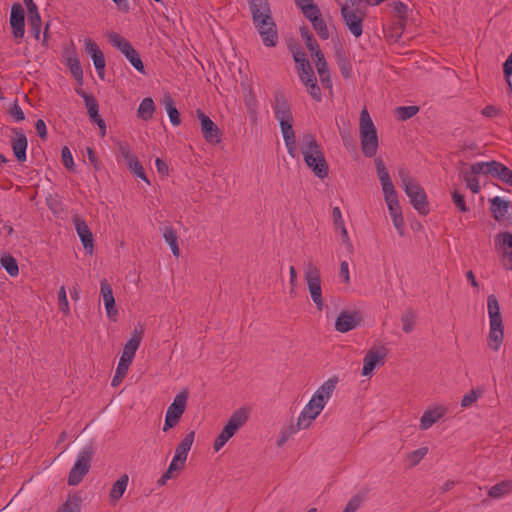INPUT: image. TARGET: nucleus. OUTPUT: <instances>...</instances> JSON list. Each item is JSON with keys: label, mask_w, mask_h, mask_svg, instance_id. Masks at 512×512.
Returning <instances> with one entry per match:
<instances>
[{"label": "nucleus", "mask_w": 512, "mask_h": 512, "mask_svg": "<svg viewBox=\"0 0 512 512\" xmlns=\"http://www.w3.org/2000/svg\"><path fill=\"white\" fill-rule=\"evenodd\" d=\"M94 446L90 443L85 445L77 454L76 460L68 475V484L75 486L79 484L91 467L94 455Z\"/></svg>", "instance_id": "9b49d317"}, {"label": "nucleus", "mask_w": 512, "mask_h": 512, "mask_svg": "<svg viewBox=\"0 0 512 512\" xmlns=\"http://www.w3.org/2000/svg\"><path fill=\"white\" fill-rule=\"evenodd\" d=\"M28 23L30 26V30L32 35L37 41H41L43 45L47 42V31H48V25L45 28V32L43 35V39L41 40V16L39 13H34L31 15H28Z\"/></svg>", "instance_id": "c756f323"}, {"label": "nucleus", "mask_w": 512, "mask_h": 512, "mask_svg": "<svg viewBox=\"0 0 512 512\" xmlns=\"http://www.w3.org/2000/svg\"><path fill=\"white\" fill-rule=\"evenodd\" d=\"M0 264L10 276L15 277L19 274L18 263L13 256L4 255L0 259Z\"/></svg>", "instance_id": "37998d69"}, {"label": "nucleus", "mask_w": 512, "mask_h": 512, "mask_svg": "<svg viewBox=\"0 0 512 512\" xmlns=\"http://www.w3.org/2000/svg\"><path fill=\"white\" fill-rule=\"evenodd\" d=\"M249 410L239 408L232 413L229 420L221 430L214 441L213 448L218 452L224 445L237 433V431L247 422Z\"/></svg>", "instance_id": "9d476101"}, {"label": "nucleus", "mask_w": 512, "mask_h": 512, "mask_svg": "<svg viewBox=\"0 0 512 512\" xmlns=\"http://www.w3.org/2000/svg\"><path fill=\"white\" fill-rule=\"evenodd\" d=\"M333 224L335 230L345 228V221L343 219L341 210L339 207H334L332 210Z\"/></svg>", "instance_id": "bf43d9fd"}, {"label": "nucleus", "mask_w": 512, "mask_h": 512, "mask_svg": "<svg viewBox=\"0 0 512 512\" xmlns=\"http://www.w3.org/2000/svg\"><path fill=\"white\" fill-rule=\"evenodd\" d=\"M336 232L339 233L340 235V241H341V245L344 247V249L346 250V252L348 254H352L353 251H354V246H353V243L349 237V234H348V231L345 228H342V229H339V230H336Z\"/></svg>", "instance_id": "864d4df0"}, {"label": "nucleus", "mask_w": 512, "mask_h": 512, "mask_svg": "<svg viewBox=\"0 0 512 512\" xmlns=\"http://www.w3.org/2000/svg\"><path fill=\"white\" fill-rule=\"evenodd\" d=\"M359 134L363 154L366 157H373L377 153L379 140L377 129L366 108L360 112Z\"/></svg>", "instance_id": "423d86ee"}, {"label": "nucleus", "mask_w": 512, "mask_h": 512, "mask_svg": "<svg viewBox=\"0 0 512 512\" xmlns=\"http://www.w3.org/2000/svg\"><path fill=\"white\" fill-rule=\"evenodd\" d=\"M249 410L239 408L232 413L229 420L221 430L214 441L213 448L218 452L224 445L237 433V431L247 422Z\"/></svg>", "instance_id": "1a4fd4ad"}, {"label": "nucleus", "mask_w": 512, "mask_h": 512, "mask_svg": "<svg viewBox=\"0 0 512 512\" xmlns=\"http://www.w3.org/2000/svg\"><path fill=\"white\" fill-rule=\"evenodd\" d=\"M416 315L413 311L409 310L402 314L401 322L402 329L405 333H410L415 325Z\"/></svg>", "instance_id": "09e8293b"}, {"label": "nucleus", "mask_w": 512, "mask_h": 512, "mask_svg": "<svg viewBox=\"0 0 512 512\" xmlns=\"http://www.w3.org/2000/svg\"><path fill=\"white\" fill-rule=\"evenodd\" d=\"M338 381V377H330L316 389L308 403L298 415L297 421L301 427L304 429L309 428L313 421L321 414L332 397Z\"/></svg>", "instance_id": "f03ea898"}, {"label": "nucleus", "mask_w": 512, "mask_h": 512, "mask_svg": "<svg viewBox=\"0 0 512 512\" xmlns=\"http://www.w3.org/2000/svg\"><path fill=\"white\" fill-rule=\"evenodd\" d=\"M251 13L252 21L257 29L263 44L274 47L278 43L276 24L267 0H246Z\"/></svg>", "instance_id": "f257e3e1"}, {"label": "nucleus", "mask_w": 512, "mask_h": 512, "mask_svg": "<svg viewBox=\"0 0 512 512\" xmlns=\"http://www.w3.org/2000/svg\"><path fill=\"white\" fill-rule=\"evenodd\" d=\"M162 235L165 242L169 245L172 254L175 257H179L180 249L178 246V237L175 230L171 226H164L162 228Z\"/></svg>", "instance_id": "473e14b6"}, {"label": "nucleus", "mask_w": 512, "mask_h": 512, "mask_svg": "<svg viewBox=\"0 0 512 512\" xmlns=\"http://www.w3.org/2000/svg\"><path fill=\"white\" fill-rule=\"evenodd\" d=\"M273 111L275 118L279 122L281 134L287 149V153L292 158L298 156L295 132L293 130V116L290 108V104L287 99L282 95L275 97L273 104Z\"/></svg>", "instance_id": "7ed1b4c3"}, {"label": "nucleus", "mask_w": 512, "mask_h": 512, "mask_svg": "<svg viewBox=\"0 0 512 512\" xmlns=\"http://www.w3.org/2000/svg\"><path fill=\"white\" fill-rule=\"evenodd\" d=\"M200 121L201 133L205 141L209 144H218L221 142V133L218 126L201 110L196 111Z\"/></svg>", "instance_id": "dca6fc26"}, {"label": "nucleus", "mask_w": 512, "mask_h": 512, "mask_svg": "<svg viewBox=\"0 0 512 512\" xmlns=\"http://www.w3.org/2000/svg\"><path fill=\"white\" fill-rule=\"evenodd\" d=\"M155 112V104L152 98H144L137 109V116L144 121L152 119Z\"/></svg>", "instance_id": "72a5a7b5"}, {"label": "nucleus", "mask_w": 512, "mask_h": 512, "mask_svg": "<svg viewBox=\"0 0 512 512\" xmlns=\"http://www.w3.org/2000/svg\"><path fill=\"white\" fill-rule=\"evenodd\" d=\"M511 491H512V481L506 480V481H502V482L492 486L489 489L488 494L490 497H492L494 499H499V498L503 497L504 495L510 493Z\"/></svg>", "instance_id": "58836bf2"}, {"label": "nucleus", "mask_w": 512, "mask_h": 512, "mask_svg": "<svg viewBox=\"0 0 512 512\" xmlns=\"http://www.w3.org/2000/svg\"><path fill=\"white\" fill-rule=\"evenodd\" d=\"M300 151L307 167L315 176L323 179L328 176V164L315 137L309 133L303 134L299 139Z\"/></svg>", "instance_id": "20e7f679"}, {"label": "nucleus", "mask_w": 512, "mask_h": 512, "mask_svg": "<svg viewBox=\"0 0 512 512\" xmlns=\"http://www.w3.org/2000/svg\"><path fill=\"white\" fill-rule=\"evenodd\" d=\"M125 58L130 62V64L141 74H145L144 64L135 49H132L129 54L125 55Z\"/></svg>", "instance_id": "49530a36"}, {"label": "nucleus", "mask_w": 512, "mask_h": 512, "mask_svg": "<svg viewBox=\"0 0 512 512\" xmlns=\"http://www.w3.org/2000/svg\"><path fill=\"white\" fill-rule=\"evenodd\" d=\"M77 93L82 97L89 117L93 120L99 116L98 103L92 95L87 94L83 90H78Z\"/></svg>", "instance_id": "f704fd0d"}, {"label": "nucleus", "mask_w": 512, "mask_h": 512, "mask_svg": "<svg viewBox=\"0 0 512 512\" xmlns=\"http://www.w3.org/2000/svg\"><path fill=\"white\" fill-rule=\"evenodd\" d=\"M164 105L169 116L170 122L173 126H178L181 123L180 114L174 106L173 100L170 95L164 97Z\"/></svg>", "instance_id": "ea45409f"}, {"label": "nucleus", "mask_w": 512, "mask_h": 512, "mask_svg": "<svg viewBox=\"0 0 512 512\" xmlns=\"http://www.w3.org/2000/svg\"><path fill=\"white\" fill-rule=\"evenodd\" d=\"M56 512H80V500L76 496L69 497Z\"/></svg>", "instance_id": "de8ad7c7"}, {"label": "nucleus", "mask_w": 512, "mask_h": 512, "mask_svg": "<svg viewBox=\"0 0 512 512\" xmlns=\"http://www.w3.org/2000/svg\"><path fill=\"white\" fill-rule=\"evenodd\" d=\"M12 148L18 161L26 160L27 138L23 133H17L12 140Z\"/></svg>", "instance_id": "7c9ffc66"}, {"label": "nucleus", "mask_w": 512, "mask_h": 512, "mask_svg": "<svg viewBox=\"0 0 512 512\" xmlns=\"http://www.w3.org/2000/svg\"><path fill=\"white\" fill-rule=\"evenodd\" d=\"M118 152L119 155L125 160L128 169L133 173L136 177L144 180L147 184H150L148 178L145 175L144 169L139 162L138 158L134 155L129 144L124 142L118 143Z\"/></svg>", "instance_id": "2eb2a0df"}, {"label": "nucleus", "mask_w": 512, "mask_h": 512, "mask_svg": "<svg viewBox=\"0 0 512 512\" xmlns=\"http://www.w3.org/2000/svg\"><path fill=\"white\" fill-rule=\"evenodd\" d=\"M62 161L66 168L71 169L74 165V160L71 151L68 147H63L61 151Z\"/></svg>", "instance_id": "680f3d73"}, {"label": "nucleus", "mask_w": 512, "mask_h": 512, "mask_svg": "<svg viewBox=\"0 0 512 512\" xmlns=\"http://www.w3.org/2000/svg\"><path fill=\"white\" fill-rule=\"evenodd\" d=\"M195 432H189L176 446L174 456L170 464H175V467L180 471L184 468L188 453L194 443Z\"/></svg>", "instance_id": "6ab92c4d"}, {"label": "nucleus", "mask_w": 512, "mask_h": 512, "mask_svg": "<svg viewBox=\"0 0 512 512\" xmlns=\"http://www.w3.org/2000/svg\"><path fill=\"white\" fill-rule=\"evenodd\" d=\"M58 304L59 309L64 315L70 314V305L67 298V292L65 286H61L58 290Z\"/></svg>", "instance_id": "8fccbe9b"}, {"label": "nucleus", "mask_w": 512, "mask_h": 512, "mask_svg": "<svg viewBox=\"0 0 512 512\" xmlns=\"http://www.w3.org/2000/svg\"><path fill=\"white\" fill-rule=\"evenodd\" d=\"M341 5V14L342 17L349 29V31L355 36H361L362 29V16L360 12L351 9L346 4H342L340 0H336Z\"/></svg>", "instance_id": "412c9836"}, {"label": "nucleus", "mask_w": 512, "mask_h": 512, "mask_svg": "<svg viewBox=\"0 0 512 512\" xmlns=\"http://www.w3.org/2000/svg\"><path fill=\"white\" fill-rule=\"evenodd\" d=\"M187 400L188 392L186 390H183L176 394V396L173 399V402L168 406L165 414L164 425L162 428L164 432L169 431L179 423L182 415L185 412Z\"/></svg>", "instance_id": "ddd939ff"}, {"label": "nucleus", "mask_w": 512, "mask_h": 512, "mask_svg": "<svg viewBox=\"0 0 512 512\" xmlns=\"http://www.w3.org/2000/svg\"><path fill=\"white\" fill-rule=\"evenodd\" d=\"M429 449L427 446L420 447L416 450L409 452L406 455V462L408 466L414 467L421 462V460L427 455Z\"/></svg>", "instance_id": "79ce46f5"}, {"label": "nucleus", "mask_w": 512, "mask_h": 512, "mask_svg": "<svg viewBox=\"0 0 512 512\" xmlns=\"http://www.w3.org/2000/svg\"><path fill=\"white\" fill-rule=\"evenodd\" d=\"M502 243L507 245L510 251L505 252V256L508 258V266L507 268L512 270V234L511 233H501L496 238V244Z\"/></svg>", "instance_id": "c03bdc74"}, {"label": "nucleus", "mask_w": 512, "mask_h": 512, "mask_svg": "<svg viewBox=\"0 0 512 512\" xmlns=\"http://www.w3.org/2000/svg\"><path fill=\"white\" fill-rule=\"evenodd\" d=\"M496 161H480L464 167L460 171V176L466 184V187L474 194L481 190L480 177L491 175L493 177Z\"/></svg>", "instance_id": "0eeeda50"}, {"label": "nucleus", "mask_w": 512, "mask_h": 512, "mask_svg": "<svg viewBox=\"0 0 512 512\" xmlns=\"http://www.w3.org/2000/svg\"><path fill=\"white\" fill-rule=\"evenodd\" d=\"M503 71L505 76L508 78V84L509 87H512V83L509 80V77L512 75V52L509 54L508 58L506 59L504 65H503Z\"/></svg>", "instance_id": "338daca9"}, {"label": "nucleus", "mask_w": 512, "mask_h": 512, "mask_svg": "<svg viewBox=\"0 0 512 512\" xmlns=\"http://www.w3.org/2000/svg\"><path fill=\"white\" fill-rule=\"evenodd\" d=\"M391 219H392L393 225H394L396 231L398 232V234L400 236H404V234H405V222H404L403 214L399 215V216H396V217H393Z\"/></svg>", "instance_id": "0e129e2a"}, {"label": "nucleus", "mask_w": 512, "mask_h": 512, "mask_svg": "<svg viewBox=\"0 0 512 512\" xmlns=\"http://www.w3.org/2000/svg\"><path fill=\"white\" fill-rule=\"evenodd\" d=\"M487 312L489 317V335L487 344L493 351H498L503 343L504 326L499 302L495 295H489L487 298Z\"/></svg>", "instance_id": "39448f33"}, {"label": "nucleus", "mask_w": 512, "mask_h": 512, "mask_svg": "<svg viewBox=\"0 0 512 512\" xmlns=\"http://www.w3.org/2000/svg\"><path fill=\"white\" fill-rule=\"evenodd\" d=\"M129 483V477L127 474L121 475L112 485L109 492V500L111 503L116 504L120 498L124 495Z\"/></svg>", "instance_id": "cd10ccee"}, {"label": "nucleus", "mask_w": 512, "mask_h": 512, "mask_svg": "<svg viewBox=\"0 0 512 512\" xmlns=\"http://www.w3.org/2000/svg\"><path fill=\"white\" fill-rule=\"evenodd\" d=\"M179 472H180V470L175 467V464H169L168 469L157 480V485L159 487L165 485L168 480L175 478Z\"/></svg>", "instance_id": "603ef678"}, {"label": "nucleus", "mask_w": 512, "mask_h": 512, "mask_svg": "<svg viewBox=\"0 0 512 512\" xmlns=\"http://www.w3.org/2000/svg\"><path fill=\"white\" fill-rule=\"evenodd\" d=\"M315 65H316L317 72L320 76L321 81L323 83L329 84V82H330L329 70H328L327 62H326L324 55L321 51L316 52Z\"/></svg>", "instance_id": "e433bc0d"}, {"label": "nucleus", "mask_w": 512, "mask_h": 512, "mask_svg": "<svg viewBox=\"0 0 512 512\" xmlns=\"http://www.w3.org/2000/svg\"><path fill=\"white\" fill-rule=\"evenodd\" d=\"M380 184L382 186L383 194L396 192L395 187L391 181L390 175L387 170L377 173Z\"/></svg>", "instance_id": "a18cd8bd"}, {"label": "nucleus", "mask_w": 512, "mask_h": 512, "mask_svg": "<svg viewBox=\"0 0 512 512\" xmlns=\"http://www.w3.org/2000/svg\"><path fill=\"white\" fill-rule=\"evenodd\" d=\"M293 58L296 62V69H303V66H306L305 64H310L302 51H293Z\"/></svg>", "instance_id": "e2e57ef3"}, {"label": "nucleus", "mask_w": 512, "mask_h": 512, "mask_svg": "<svg viewBox=\"0 0 512 512\" xmlns=\"http://www.w3.org/2000/svg\"><path fill=\"white\" fill-rule=\"evenodd\" d=\"M361 320L362 317L359 311L342 310L336 318L334 328L337 332L347 333L357 328Z\"/></svg>", "instance_id": "a211bd4d"}, {"label": "nucleus", "mask_w": 512, "mask_h": 512, "mask_svg": "<svg viewBox=\"0 0 512 512\" xmlns=\"http://www.w3.org/2000/svg\"><path fill=\"white\" fill-rule=\"evenodd\" d=\"M447 413V407L443 404H433L426 408L423 412L419 428L422 431L430 429L437 421H439Z\"/></svg>", "instance_id": "4be33fe9"}, {"label": "nucleus", "mask_w": 512, "mask_h": 512, "mask_svg": "<svg viewBox=\"0 0 512 512\" xmlns=\"http://www.w3.org/2000/svg\"><path fill=\"white\" fill-rule=\"evenodd\" d=\"M338 276L342 283H344L345 285H350L351 276H350L349 264L346 260H342L340 262Z\"/></svg>", "instance_id": "6e6d98bb"}, {"label": "nucleus", "mask_w": 512, "mask_h": 512, "mask_svg": "<svg viewBox=\"0 0 512 512\" xmlns=\"http://www.w3.org/2000/svg\"><path fill=\"white\" fill-rule=\"evenodd\" d=\"M493 177L498 178L502 182L512 186V170L500 162L496 161Z\"/></svg>", "instance_id": "a19ab883"}, {"label": "nucleus", "mask_w": 512, "mask_h": 512, "mask_svg": "<svg viewBox=\"0 0 512 512\" xmlns=\"http://www.w3.org/2000/svg\"><path fill=\"white\" fill-rule=\"evenodd\" d=\"M386 356L387 350L384 347L369 349L363 358L361 375L371 377L376 368L384 365Z\"/></svg>", "instance_id": "4468645a"}, {"label": "nucleus", "mask_w": 512, "mask_h": 512, "mask_svg": "<svg viewBox=\"0 0 512 512\" xmlns=\"http://www.w3.org/2000/svg\"><path fill=\"white\" fill-rule=\"evenodd\" d=\"M452 201L460 211H462V212L468 211V207L466 206L464 197L457 191H454L452 193Z\"/></svg>", "instance_id": "052dcab7"}, {"label": "nucleus", "mask_w": 512, "mask_h": 512, "mask_svg": "<svg viewBox=\"0 0 512 512\" xmlns=\"http://www.w3.org/2000/svg\"><path fill=\"white\" fill-rule=\"evenodd\" d=\"M361 505V499L359 497H353L349 500L343 512H356Z\"/></svg>", "instance_id": "69168bd1"}, {"label": "nucleus", "mask_w": 512, "mask_h": 512, "mask_svg": "<svg viewBox=\"0 0 512 512\" xmlns=\"http://www.w3.org/2000/svg\"><path fill=\"white\" fill-rule=\"evenodd\" d=\"M384 199L391 218L402 215L397 192L385 194Z\"/></svg>", "instance_id": "4c0bfd02"}, {"label": "nucleus", "mask_w": 512, "mask_h": 512, "mask_svg": "<svg viewBox=\"0 0 512 512\" xmlns=\"http://www.w3.org/2000/svg\"><path fill=\"white\" fill-rule=\"evenodd\" d=\"M303 69H297L301 82L307 87L310 95L316 101H321L322 95L320 88L317 85L313 68L310 64H305Z\"/></svg>", "instance_id": "b1692460"}, {"label": "nucleus", "mask_w": 512, "mask_h": 512, "mask_svg": "<svg viewBox=\"0 0 512 512\" xmlns=\"http://www.w3.org/2000/svg\"><path fill=\"white\" fill-rule=\"evenodd\" d=\"M302 12L305 15V17L309 19V21H311V23L321 18L319 9L313 3L306 9H304Z\"/></svg>", "instance_id": "13d9d810"}, {"label": "nucleus", "mask_w": 512, "mask_h": 512, "mask_svg": "<svg viewBox=\"0 0 512 512\" xmlns=\"http://www.w3.org/2000/svg\"><path fill=\"white\" fill-rule=\"evenodd\" d=\"M481 391L479 390H471L469 393L465 394L461 400V407L468 408L471 407L481 396Z\"/></svg>", "instance_id": "5fc2aeb1"}, {"label": "nucleus", "mask_w": 512, "mask_h": 512, "mask_svg": "<svg viewBox=\"0 0 512 512\" xmlns=\"http://www.w3.org/2000/svg\"><path fill=\"white\" fill-rule=\"evenodd\" d=\"M66 65L69 67L72 75L76 80L82 81L83 79V70L80 64V61L77 55L74 52H70L66 56Z\"/></svg>", "instance_id": "c9c22d12"}, {"label": "nucleus", "mask_w": 512, "mask_h": 512, "mask_svg": "<svg viewBox=\"0 0 512 512\" xmlns=\"http://www.w3.org/2000/svg\"><path fill=\"white\" fill-rule=\"evenodd\" d=\"M417 106H402L396 110L397 116L401 120H406L413 117L418 112Z\"/></svg>", "instance_id": "4d7b16f0"}, {"label": "nucleus", "mask_w": 512, "mask_h": 512, "mask_svg": "<svg viewBox=\"0 0 512 512\" xmlns=\"http://www.w3.org/2000/svg\"><path fill=\"white\" fill-rule=\"evenodd\" d=\"M10 115L13 117V119L17 122H20L25 119L24 112L22 111L21 107L17 104H15L11 110Z\"/></svg>", "instance_id": "774afa93"}, {"label": "nucleus", "mask_w": 512, "mask_h": 512, "mask_svg": "<svg viewBox=\"0 0 512 512\" xmlns=\"http://www.w3.org/2000/svg\"><path fill=\"white\" fill-rule=\"evenodd\" d=\"M399 176L401 178L402 188L409 197L413 207L419 213H427V201L424 190L414 182L405 170H399Z\"/></svg>", "instance_id": "f8f14e48"}, {"label": "nucleus", "mask_w": 512, "mask_h": 512, "mask_svg": "<svg viewBox=\"0 0 512 512\" xmlns=\"http://www.w3.org/2000/svg\"><path fill=\"white\" fill-rule=\"evenodd\" d=\"M312 25L314 30L321 39L326 40L330 37L328 26L322 17L313 22Z\"/></svg>", "instance_id": "3c124183"}, {"label": "nucleus", "mask_w": 512, "mask_h": 512, "mask_svg": "<svg viewBox=\"0 0 512 512\" xmlns=\"http://www.w3.org/2000/svg\"><path fill=\"white\" fill-rule=\"evenodd\" d=\"M84 50L87 55L92 59L98 77L103 80L105 77L106 61L103 52L99 46L91 39L85 38L83 40Z\"/></svg>", "instance_id": "f3484780"}, {"label": "nucleus", "mask_w": 512, "mask_h": 512, "mask_svg": "<svg viewBox=\"0 0 512 512\" xmlns=\"http://www.w3.org/2000/svg\"><path fill=\"white\" fill-rule=\"evenodd\" d=\"M72 222L84 249L88 254H92L94 249V239L86 221L76 215L73 217Z\"/></svg>", "instance_id": "393cba45"}, {"label": "nucleus", "mask_w": 512, "mask_h": 512, "mask_svg": "<svg viewBox=\"0 0 512 512\" xmlns=\"http://www.w3.org/2000/svg\"><path fill=\"white\" fill-rule=\"evenodd\" d=\"M304 278L311 300L318 311L325 307L320 269L311 260L304 263Z\"/></svg>", "instance_id": "6e6552de"}, {"label": "nucleus", "mask_w": 512, "mask_h": 512, "mask_svg": "<svg viewBox=\"0 0 512 512\" xmlns=\"http://www.w3.org/2000/svg\"><path fill=\"white\" fill-rule=\"evenodd\" d=\"M490 202V210L493 214L494 218L499 221L505 218L508 213L509 203L501 198L500 196H495L489 200Z\"/></svg>", "instance_id": "c85d7f7f"}, {"label": "nucleus", "mask_w": 512, "mask_h": 512, "mask_svg": "<svg viewBox=\"0 0 512 512\" xmlns=\"http://www.w3.org/2000/svg\"><path fill=\"white\" fill-rule=\"evenodd\" d=\"M110 44L119 50L124 56L134 49L131 43L126 40L123 36L116 32H109L107 34Z\"/></svg>", "instance_id": "2f4dec72"}, {"label": "nucleus", "mask_w": 512, "mask_h": 512, "mask_svg": "<svg viewBox=\"0 0 512 512\" xmlns=\"http://www.w3.org/2000/svg\"><path fill=\"white\" fill-rule=\"evenodd\" d=\"M10 25L15 39L20 40L25 34V11L20 3H14L11 7Z\"/></svg>", "instance_id": "5701e85b"}, {"label": "nucleus", "mask_w": 512, "mask_h": 512, "mask_svg": "<svg viewBox=\"0 0 512 512\" xmlns=\"http://www.w3.org/2000/svg\"><path fill=\"white\" fill-rule=\"evenodd\" d=\"M300 430H304V428L299 425L298 421L294 422L293 420H290L287 423H285L281 427L279 434L277 436V439H276L277 447H279V448L283 447Z\"/></svg>", "instance_id": "bb28decb"}, {"label": "nucleus", "mask_w": 512, "mask_h": 512, "mask_svg": "<svg viewBox=\"0 0 512 512\" xmlns=\"http://www.w3.org/2000/svg\"><path fill=\"white\" fill-rule=\"evenodd\" d=\"M143 334V328L141 326L136 327L131 333L130 339L126 342L122 354L120 356L121 360H125L128 363H132L136 351L138 350Z\"/></svg>", "instance_id": "a878e982"}, {"label": "nucleus", "mask_w": 512, "mask_h": 512, "mask_svg": "<svg viewBox=\"0 0 512 512\" xmlns=\"http://www.w3.org/2000/svg\"><path fill=\"white\" fill-rule=\"evenodd\" d=\"M100 296L102 298L108 319L111 321H116L119 311L116 306L112 287L106 279H103L100 282Z\"/></svg>", "instance_id": "aec40b11"}]
</instances>
